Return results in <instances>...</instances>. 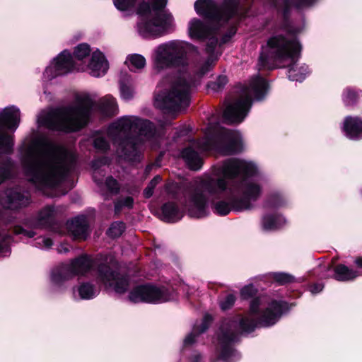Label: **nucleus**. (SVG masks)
I'll use <instances>...</instances> for the list:
<instances>
[{"label":"nucleus","instance_id":"f257e3e1","mask_svg":"<svg viewBox=\"0 0 362 362\" xmlns=\"http://www.w3.org/2000/svg\"><path fill=\"white\" fill-rule=\"evenodd\" d=\"M262 178L256 165L245 160L230 158L197 178L185 196L184 206L191 217L202 218L209 213V202H214L216 214L252 208L262 195Z\"/></svg>","mask_w":362,"mask_h":362},{"label":"nucleus","instance_id":"f03ea898","mask_svg":"<svg viewBox=\"0 0 362 362\" xmlns=\"http://www.w3.org/2000/svg\"><path fill=\"white\" fill-rule=\"evenodd\" d=\"M21 153L28 180L44 192L54 187L76 162L74 152L35 132L25 139Z\"/></svg>","mask_w":362,"mask_h":362},{"label":"nucleus","instance_id":"7ed1b4c3","mask_svg":"<svg viewBox=\"0 0 362 362\" xmlns=\"http://www.w3.org/2000/svg\"><path fill=\"white\" fill-rule=\"evenodd\" d=\"M284 304L270 300L267 296H259L253 299L249 313L245 316H237L224 320L217 335L220 346V357L224 362H234L238 358V353L231 344L239 332H250L257 326L269 327L274 325L280 318Z\"/></svg>","mask_w":362,"mask_h":362},{"label":"nucleus","instance_id":"20e7f679","mask_svg":"<svg viewBox=\"0 0 362 362\" xmlns=\"http://www.w3.org/2000/svg\"><path fill=\"white\" fill-rule=\"evenodd\" d=\"M108 136L117 145V154L129 161L139 160L146 144L156 140L153 125L136 116H124L112 123Z\"/></svg>","mask_w":362,"mask_h":362},{"label":"nucleus","instance_id":"39448f33","mask_svg":"<svg viewBox=\"0 0 362 362\" xmlns=\"http://www.w3.org/2000/svg\"><path fill=\"white\" fill-rule=\"evenodd\" d=\"M138 0H113L115 7L120 11L133 8ZM168 0H151L142 1L137 8L141 19L137 25L140 35L145 38H156L165 35L175 30V24L173 15L163 11Z\"/></svg>","mask_w":362,"mask_h":362},{"label":"nucleus","instance_id":"423d86ee","mask_svg":"<svg viewBox=\"0 0 362 362\" xmlns=\"http://www.w3.org/2000/svg\"><path fill=\"white\" fill-rule=\"evenodd\" d=\"M93 104L94 102L89 94H78L69 105L40 112L37 122L40 127H45L50 129L77 131L87 124Z\"/></svg>","mask_w":362,"mask_h":362},{"label":"nucleus","instance_id":"0eeeda50","mask_svg":"<svg viewBox=\"0 0 362 362\" xmlns=\"http://www.w3.org/2000/svg\"><path fill=\"white\" fill-rule=\"evenodd\" d=\"M300 45L296 39H288L278 35L272 37L267 44L262 47L258 65L260 68L272 69L271 64L275 61H288V76L291 81H302L309 73L308 67L296 64L300 52Z\"/></svg>","mask_w":362,"mask_h":362},{"label":"nucleus","instance_id":"6e6552de","mask_svg":"<svg viewBox=\"0 0 362 362\" xmlns=\"http://www.w3.org/2000/svg\"><path fill=\"white\" fill-rule=\"evenodd\" d=\"M197 49L191 43L171 40L157 46L153 51L151 61L156 74L170 68H185L188 65V55Z\"/></svg>","mask_w":362,"mask_h":362},{"label":"nucleus","instance_id":"1a4fd4ad","mask_svg":"<svg viewBox=\"0 0 362 362\" xmlns=\"http://www.w3.org/2000/svg\"><path fill=\"white\" fill-rule=\"evenodd\" d=\"M268 84L259 76L252 78L248 84L242 88L234 101L228 104L223 112L228 123H240L247 116L253 100H262L267 94Z\"/></svg>","mask_w":362,"mask_h":362},{"label":"nucleus","instance_id":"9d476101","mask_svg":"<svg viewBox=\"0 0 362 362\" xmlns=\"http://www.w3.org/2000/svg\"><path fill=\"white\" fill-rule=\"evenodd\" d=\"M204 141L194 142L192 146L199 151H216L224 155L233 154L242 149V138L237 131L221 127L218 124H209L204 132Z\"/></svg>","mask_w":362,"mask_h":362},{"label":"nucleus","instance_id":"9b49d317","mask_svg":"<svg viewBox=\"0 0 362 362\" xmlns=\"http://www.w3.org/2000/svg\"><path fill=\"white\" fill-rule=\"evenodd\" d=\"M193 82L187 78L185 74L175 78L162 90L158 91L154 98V105L168 112H177L189 103V92Z\"/></svg>","mask_w":362,"mask_h":362},{"label":"nucleus","instance_id":"f8f14e48","mask_svg":"<svg viewBox=\"0 0 362 362\" xmlns=\"http://www.w3.org/2000/svg\"><path fill=\"white\" fill-rule=\"evenodd\" d=\"M238 0H224L221 6H218L214 0H197L194 3L196 13L206 18L226 22L237 11Z\"/></svg>","mask_w":362,"mask_h":362},{"label":"nucleus","instance_id":"ddd939ff","mask_svg":"<svg viewBox=\"0 0 362 362\" xmlns=\"http://www.w3.org/2000/svg\"><path fill=\"white\" fill-rule=\"evenodd\" d=\"M21 120L20 110L11 106L4 108L0 112V152L11 153L14 145L13 135L5 132L6 129L14 132L18 128Z\"/></svg>","mask_w":362,"mask_h":362},{"label":"nucleus","instance_id":"4468645a","mask_svg":"<svg viewBox=\"0 0 362 362\" xmlns=\"http://www.w3.org/2000/svg\"><path fill=\"white\" fill-rule=\"evenodd\" d=\"M93 261L87 255H83L73 260L69 264H64L55 268L51 273V282L55 287H59L62 284L75 276L84 275L92 267Z\"/></svg>","mask_w":362,"mask_h":362},{"label":"nucleus","instance_id":"2eb2a0df","mask_svg":"<svg viewBox=\"0 0 362 362\" xmlns=\"http://www.w3.org/2000/svg\"><path fill=\"white\" fill-rule=\"evenodd\" d=\"M174 297L173 289L152 284L137 286L129 295V300L133 303H162L173 300Z\"/></svg>","mask_w":362,"mask_h":362},{"label":"nucleus","instance_id":"dca6fc26","mask_svg":"<svg viewBox=\"0 0 362 362\" xmlns=\"http://www.w3.org/2000/svg\"><path fill=\"white\" fill-rule=\"evenodd\" d=\"M111 265L101 264L98 267V280L107 288L112 289L117 293H124L129 286V280L126 276L117 273L116 262L111 260Z\"/></svg>","mask_w":362,"mask_h":362},{"label":"nucleus","instance_id":"f3484780","mask_svg":"<svg viewBox=\"0 0 362 362\" xmlns=\"http://www.w3.org/2000/svg\"><path fill=\"white\" fill-rule=\"evenodd\" d=\"M78 67L74 64L71 53L67 50L62 51L54 58L46 68L43 78L45 81H50L59 76L66 74Z\"/></svg>","mask_w":362,"mask_h":362},{"label":"nucleus","instance_id":"a211bd4d","mask_svg":"<svg viewBox=\"0 0 362 362\" xmlns=\"http://www.w3.org/2000/svg\"><path fill=\"white\" fill-rule=\"evenodd\" d=\"M108 69L107 60L103 53L97 49L93 52L89 63L78 67L77 71H88L92 76L101 77L107 73Z\"/></svg>","mask_w":362,"mask_h":362},{"label":"nucleus","instance_id":"6ab92c4d","mask_svg":"<svg viewBox=\"0 0 362 362\" xmlns=\"http://www.w3.org/2000/svg\"><path fill=\"white\" fill-rule=\"evenodd\" d=\"M28 194H21L18 189H10L0 195V204L6 209H17L29 204Z\"/></svg>","mask_w":362,"mask_h":362},{"label":"nucleus","instance_id":"aec40b11","mask_svg":"<svg viewBox=\"0 0 362 362\" xmlns=\"http://www.w3.org/2000/svg\"><path fill=\"white\" fill-rule=\"evenodd\" d=\"M187 33L192 40H202L209 35L210 29L204 21L193 18L188 22Z\"/></svg>","mask_w":362,"mask_h":362},{"label":"nucleus","instance_id":"412c9836","mask_svg":"<svg viewBox=\"0 0 362 362\" xmlns=\"http://www.w3.org/2000/svg\"><path fill=\"white\" fill-rule=\"evenodd\" d=\"M343 131L350 139H361L362 119L358 117H346L344 121Z\"/></svg>","mask_w":362,"mask_h":362},{"label":"nucleus","instance_id":"4be33fe9","mask_svg":"<svg viewBox=\"0 0 362 362\" xmlns=\"http://www.w3.org/2000/svg\"><path fill=\"white\" fill-rule=\"evenodd\" d=\"M67 228L74 238L85 239L88 235V225L84 216L77 217L69 221Z\"/></svg>","mask_w":362,"mask_h":362},{"label":"nucleus","instance_id":"5701e85b","mask_svg":"<svg viewBox=\"0 0 362 362\" xmlns=\"http://www.w3.org/2000/svg\"><path fill=\"white\" fill-rule=\"evenodd\" d=\"M99 108L105 116H112L117 113L118 107L115 98L107 95L100 100Z\"/></svg>","mask_w":362,"mask_h":362},{"label":"nucleus","instance_id":"b1692460","mask_svg":"<svg viewBox=\"0 0 362 362\" xmlns=\"http://www.w3.org/2000/svg\"><path fill=\"white\" fill-rule=\"evenodd\" d=\"M57 213V211L54 206H45L39 212L37 216L36 221L35 223V227H44L48 226Z\"/></svg>","mask_w":362,"mask_h":362},{"label":"nucleus","instance_id":"393cba45","mask_svg":"<svg viewBox=\"0 0 362 362\" xmlns=\"http://www.w3.org/2000/svg\"><path fill=\"white\" fill-rule=\"evenodd\" d=\"M286 223V219L281 216L267 214L262 217V227L264 230L269 231L278 229Z\"/></svg>","mask_w":362,"mask_h":362},{"label":"nucleus","instance_id":"a878e982","mask_svg":"<svg viewBox=\"0 0 362 362\" xmlns=\"http://www.w3.org/2000/svg\"><path fill=\"white\" fill-rule=\"evenodd\" d=\"M359 275L358 272L350 269L344 264H339L334 268V278L337 281H351Z\"/></svg>","mask_w":362,"mask_h":362},{"label":"nucleus","instance_id":"bb28decb","mask_svg":"<svg viewBox=\"0 0 362 362\" xmlns=\"http://www.w3.org/2000/svg\"><path fill=\"white\" fill-rule=\"evenodd\" d=\"M182 215L174 203H167L162 207V219L166 222H175Z\"/></svg>","mask_w":362,"mask_h":362},{"label":"nucleus","instance_id":"cd10ccee","mask_svg":"<svg viewBox=\"0 0 362 362\" xmlns=\"http://www.w3.org/2000/svg\"><path fill=\"white\" fill-rule=\"evenodd\" d=\"M124 64L132 71H139L142 70L146 65L145 57L139 54H128L124 61Z\"/></svg>","mask_w":362,"mask_h":362},{"label":"nucleus","instance_id":"c85d7f7f","mask_svg":"<svg viewBox=\"0 0 362 362\" xmlns=\"http://www.w3.org/2000/svg\"><path fill=\"white\" fill-rule=\"evenodd\" d=\"M182 157L188 166L192 170H199L202 161L199 153L192 147L186 148L182 153Z\"/></svg>","mask_w":362,"mask_h":362},{"label":"nucleus","instance_id":"c756f323","mask_svg":"<svg viewBox=\"0 0 362 362\" xmlns=\"http://www.w3.org/2000/svg\"><path fill=\"white\" fill-rule=\"evenodd\" d=\"M211 320L212 318L210 315H205L201 325L197 327H194L193 332L185 337L184 340L185 345L192 344L195 341L197 334L205 332L209 327Z\"/></svg>","mask_w":362,"mask_h":362},{"label":"nucleus","instance_id":"7c9ffc66","mask_svg":"<svg viewBox=\"0 0 362 362\" xmlns=\"http://www.w3.org/2000/svg\"><path fill=\"white\" fill-rule=\"evenodd\" d=\"M76 291L80 299L89 300L93 298L98 294V290L89 283L81 284Z\"/></svg>","mask_w":362,"mask_h":362},{"label":"nucleus","instance_id":"2f4dec72","mask_svg":"<svg viewBox=\"0 0 362 362\" xmlns=\"http://www.w3.org/2000/svg\"><path fill=\"white\" fill-rule=\"evenodd\" d=\"M216 59L214 57H209L206 60L199 62L195 65L194 72L198 78L202 77L204 74L209 72L212 68Z\"/></svg>","mask_w":362,"mask_h":362},{"label":"nucleus","instance_id":"473e14b6","mask_svg":"<svg viewBox=\"0 0 362 362\" xmlns=\"http://www.w3.org/2000/svg\"><path fill=\"white\" fill-rule=\"evenodd\" d=\"M91 49L90 46L86 43H81L77 45L74 51V57L78 61H83L90 54Z\"/></svg>","mask_w":362,"mask_h":362},{"label":"nucleus","instance_id":"72a5a7b5","mask_svg":"<svg viewBox=\"0 0 362 362\" xmlns=\"http://www.w3.org/2000/svg\"><path fill=\"white\" fill-rule=\"evenodd\" d=\"M315 0H281L280 3L275 4V6H295L300 8L311 5Z\"/></svg>","mask_w":362,"mask_h":362},{"label":"nucleus","instance_id":"f704fd0d","mask_svg":"<svg viewBox=\"0 0 362 362\" xmlns=\"http://www.w3.org/2000/svg\"><path fill=\"white\" fill-rule=\"evenodd\" d=\"M134 90L131 83L120 82V96L124 100H129L134 97Z\"/></svg>","mask_w":362,"mask_h":362},{"label":"nucleus","instance_id":"c9c22d12","mask_svg":"<svg viewBox=\"0 0 362 362\" xmlns=\"http://www.w3.org/2000/svg\"><path fill=\"white\" fill-rule=\"evenodd\" d=\"M133 204L134 199L132 197L119 199L115 204V211L116 213H119L123 208H132Z\"/></svg>","mask_w":362,"mask_h":362},{"label":"nucleus","instance_id":"e433bc0d","mask_svg":"<svg viewBox=\"0 0 362 362\" xmlns=\"http://www.w3.org/2000/svg\"><path fill=\"white\" fill-rule=\"evenodd\" d=\"M124 230V224L122 222L113 223L107 230L110 237L117 238L120 236Z\"/></svg>","mask_w":362,"mask_h":362},{"label":"nucleus","instance_id":"4c0bfd02","mask_svg":"<svg viewBox=\"0 0 362 362\" xmlns=\"http://www.w3.org/2000/svg\"><path fill=\"white\" fill-rule=\"evenodd\" d=\"M358 100L356 92L351 88H346L343 94V100L346 106L354 105Z\"/></svg>","mask_w":362,"mask_h":362},{"label":"nucleus","instance_id":"58836bf2","mask_svg":"<svg viewBox=\"0 0 362 362\" xmlns=\"http://www.w3.org/2000/svg\"><path fill=\"white\" fill-rule=\"evenodd\" d=\"M274 279L280 284H285L294 281V277L286 273L273 274Z\"/></svg>","mask_w":362,"mask_h":362},{"label":"nucleus","instance_id":"ea45409f","mask_svg":"<svg viewBox=\"0 0 362 362\" xmlns=\"http://www.w3.org/2000/svg\"><path fill=\"white\" fill-rule=\"evenodd\" d=\"M106 163H107V160L106 159L95 160L92 163V168L93 169V179L98 184L100 183V179L98 178V175L100 174V172L99 171V169H100V168L103 165H105Z\"/></svg>","mask_w":362,"mask_h":362},{"label":"nucleus","instance_id":"a19ab883","mask_svg":"<svg viewBox=\"0 0 362 362\" xmlns=\"http://www.w3.org/2000/svg\"><path fill=\"white\" fill-rule=\"evenodd\" d=\"M161 177L158 175L156 176L148 184L144 191L145 197L149 198L153 195V189L160 182Z\"/></svg>","mask_w":362,"mask_h":362},{"label":"nucleus","instance_id":"79ce46f5","mask_svg":"<svg viewBox=\"0 0 362 362\" xmlns=\"http://www.w3.org/2000/svg\"><path fill=\"white\" fill-rule=\"evenodd\" d=\"M235 297L233 294H228L226 297L220 301V307L221 310H226L230 309L234 304Z\"/></svg>","mask_w":362,"mask_h":362},{"label":"nucleus","instance_id":"37998d69","mask_svg":"<svg viewBox=\"0 0 362 362\" xmlns=\"http://www.w3.org/2000/svg\"><path fill=\"white\" fill-rule=\"evenodd\" d=\"M105 185L107 189L112 194H117L119 190V186L116 180L112 177H108L105 180Z\"/></svg>","mask_w":362,"mask_h":362},{"label":"nucleus","instance_id":"c03bdc74","mask_svg":"<svg viewBox=\"0 0 362 362\" xmlns=\"http://www.w3.org/2000/svg\"><path fill=\"white\" fill-rule=\"evenodd\" d=\"M94 147L100 151H105L109 148V144L101 136H97L94 140Z\"/></svg>","mask_w":362,"mask_h":362},{"label":"nucleus","instance_id":"a18cd8bd","mask_svg":"<svg viewBox=\"0 0 362 362\" xmlns=\"http://www.w3.org/2000/svg\"><path fill=\"white\" fill-rule=\"evenodd\" d=\"M35 245L41 249H48L52 245V240L46 237H39L35 240Z\"/></svg>","mask_w":362,"mask_h":362},{"label":"nucleus","instance_id":"49530a36","mask_svg":"<svg viewBox=\"0 0 362 362\" xmlns=\"http://www.w3.org/2000/svg\"><path fill=\"white\" fill-rule=\"evenodd\" d=\"M257 289L252 285H247L240 291V296L244 299H247L255 295Z\"/></svg>","mask_w":362,"mask_h":362},{"label":"nucleus","instance_id":"de8ad7c7","mask_svg":"<svg viewBox=\"0 0 362 362\" xmlns=\"http://www.w3.org/2000/svg\"><path fill=\"white\" fill-rule=\"evenodd\" d=\"M282 204L283 199L281 196L278 195L276 197H271L267 203V206L268 208L277 207L282 205Z\"/></svg>","mask_w":362,"mask_h":362},{"label":"nucleus","instance_id":"09e8293b","mask_svg":"<svg viewBox=\"0 0 362 362\" xmlns=\"http://www.w3.org/2000/svg\"><path fill=\"white\" fill-rule=\"evenodd\" d=\"M228 82L227 78L225 76H220L217 78L216 81L212 83L214 89H218L224 86Z\"/></svg>","mask_w":362,"mask_h":362},{"label":"nucleus","instance_id":"8fccbe9b","mask_svg":"<svg viewBox=\"0 0 362 362\" xmlns=\"http://www.w3.org/2000/svg\"><path fill=\"white\" fill-rule=\"evenodd\" d=\"M15 233L16 234H23V235L28 238H33L35 235V233L33 231L28 230L21 227L16 228Z\"/></svg>","mask_w":362,"mask_h":362},{"label":"nucleus","instance_id":"3c124183","mask_svg":"<svg viewBox=\"0 0 362 362\" xmlns=\"http://www.w3.org/2000/svg\"><path fill=\"white\" fill-rule=\"evenodd\" d=\"M10 176V167L0 168V184Z\"/></svg>","mask_w":362,"mask_h":362},{"label":"nucleus","instance_id":"603ef678","mask_svg":"<svg viewBox=\"0 0 362 362\" xmlns=\"http://www.w3.org/2000/svg\"><path fill=\"white\" fill-rule=\"evenodd\" d=\"M210 44L208 45L207 47H206V51L207 52L209 53H211L214 51L215 47L217 45V42H218V40L217 39H215V38H212L210 40Z\"/></svg>","mask_w":362,"mask_h":362},{"label":"nucleus","instance_id":"864d4df0","mask_svg":"<svg viewBox=\"0 0 362 362\" xmlns=\"http://www.w3.org/2000/svg\"><path fill=\"white\" fill-rule=\"evenodd\" d=\"M323 288V286L320 284H315L310 287V292L312 293H317Z\"/></svg>","mask_w":362,"mask_h":362},{"label":"nucleus","instance_id":"5fc2aeb1","mask_svg":"<svg viewBox=\"0 0 362 362\" xmlns=\"http://www.w3.org/2000/svg\"><path fill=\"white\" fill-rule=\"evenodd\" d=\"M8 252L7 243L1 241V235H0V252Z\"/></svg>","mask_w":362,"mask_h":362},{"label":"nucleus","instance_id":"6e6d98bb","mask_svg":"<svg viewBox=\"0 0 362 362\" xmlns=\"http://www.w3.org/2000/svg\"><path fill=\"white\" fill-rule=\"evenodd\" d=\"M57 250H58V252H59V253H66V252H67L69 250V249L68 245H61L57 248Z\"/></svg>","mask_w":362,"mask_h":362},{"label":"nucleus","instance_id":"4d7b16f0","mask_svg":"<svg viewBox=\"0 0 362 362\" xmlns=\"http://www.w3.org/2000/svg\"><path fill=\"white\" fill-rule=\"evenodd\" d=\"M354 263L356 264V265L359 267V268H362V257H357L355 261H354Z\"/></svg>","mask_w":362,"mask_h":362},{"label":"nucleus","instance_id":"13d9d810","mask_svg":"<svg viewBox=\"0 0 362 362\" xmlns=\"http://www.w3.org/2000/svg\"><path fill=\"white\" fill-rule=\"evenodd\" d=\"M198 358H199V356H196V358L194 359L196 362L198 361Z\"/></svg>","mask_w":362,"mask_h":362},{"label":"nucleus","instance_id":"bf43d9fd","mask_svg":"<svg viewBox=\"0 0 362 362\" xmlns=\"http://www.w3.org/2000/svg\"><path fill=\"white\" fill-rule=\"evenodd\" d=\"M74 297H75V298H76V291H75V290L74 291Z\"/></svg>","mask_w":362,"mask_h":362}]
</instances>
